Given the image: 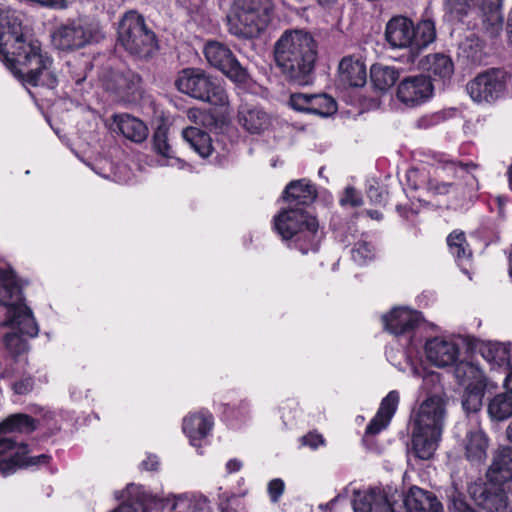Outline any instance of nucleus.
I'll return each instance as SVG.
<instances>
[{"label": "nucleus", "mask_w": 512, "mask_h": 512, "mask_svg": "<svg viewBox=\"0 0 512 512\" xmlns=\"http://www.w3.org/2000/svg\"><path fill=\"white\" fill-rule=\"evenodd\" d=\"M0 60L24 83L48 88L57 85L53 59L23 26L21 15L10 8H0Z\"/></svg>", "instance_id": "f257e3e1"}, {"label": "nucleus", "mask_w": 512, "mask_h": 512, "mask_svg": "<svg viewBox=\"0 0 512 512\" xmlns=\"http://www.w3.org/2000/svg\"><path fill=\"white\" fill-rule=\"evenodd\" d=\"M273 53L276 67L289 84L313 83L318 45L311 33L303 29L285 30L275 42Z\"/></svg>", "instance_id": "f03ea898"}, {"label": "nucleus", "mask_w": 512, "mask_h": 512, "mask_svg": "<svg viewBox=\"0 0 512 512\" xmlns=\"http://www.w3.org/2000/svg\"><path fill=\"white\" fill-rule=\"evenodd\" d=\"M275 17L273 0H234L226 16L228 32L238 39L258 38Z\"/></svg>", "instance_id": "7ed1b4c3"}, {"label": "nucleus", "mask_w": 512, "mask_h": 512, "mask_svg": "<svg viewBox=\"0 0 512 512\" xmlns=\"http://www.w3.org/2000/svg\"><path fill=\"white\" fill-rule=\"evenodd\" d=\"M0 305L6 307L7 323H15L20 331L30 336L38 335V326L32 311L24 304L22 291L14 276L0 269Z\"/></svg>", "instance_id": "20e7f679"}, {"label": "nucleus", "mask_w": 512, "mask_h": 512, "mask_svg": "<svg viewBox=\"0 0 512 512\" xmlns=\"http://www.w3.org/2000/svg\"><path fill=\"white\" fill-rule=\"evenodd\" d=\"M175 85L181 93L197 100L215 106H223L228 103V96L224 88L201 69H183L179 73Z\"/></svg>", "instance_id": "39448f33"}, {"label": "nucleus", "mask_w": 512, "mask_h": 512, "mask_svg": "<svg viewBox=\"0 0 512 512\" xmlns=\"http://www.w3.org/2000/svg\"><path fill=\"white\" fill-rule=\"evenodd\" d=\"M118 40L131 54L149 56L156 48L153 31L147 28L142 15L136 11L124 14L118 26Z\"/></svg>", "instance_id": "423d86ee"}, {"label": "nucleus", "mask_w": 512, "mask_h": 512, "mask_svg": "<svg viewBox=\"0 0 512 512\" xmlns=\"http://www.w3.org/2000/svg\"><path fill=\"white\" fill-rule=\"evenodd\" d=\"M274 228L283 240L310 241L318 230L315 217L303 208L288 207L274 217Z\"/></svg>", "instance_id": "0eeeda50"}, {"label": "nucleus", "mask_w": 512, "mask_h": 512, "mask_svg": "<svg viewBox=\"0 0 512 512\" xmlns=\"http://www.w3.org/2000/svg\"><path fill=\"white\" fill-rule=\"evenodd\" d=\"M429 385H434L435 393L427 397L419 406L414 418V425L442 432L446 415V403L442 396V388L437 374L427 375L423 379V388L428 389Z\"/></svg>", "instance_id": "6e6552de"}, {"label": "nucleus", "mask_w": 512, "mask_h": 512, "mask_svg": "<svg viewBox=\"0 0 512 512\" xmlns=\"http://www.w3.org/2000/svg\"><path fill=\"white\" fill-rule=\"evenodd\" d=\"M207 62L220 70L235 83L244 84L249 79V73L237 60L231 49L219 41H209L204 47Z\"/></svg>", "instance_id": "1a4fd4ad"}, {"label": "nucleus", "mask_w": 512, "mask_h": 512, "mask_svg": "<svg viewBox=\"0 0 512 512\" xmlns=\"http://www.w3.org/2000/svg\"><path fill=\"white\" fill-rule=\"evenodd\" d=\"M510 491L511 484L487 479L483 484L469 487V493L475 503L487 512H512Z\"/></svg>", "instance_id": "9d476101"}, {"label": "nucleus", "mask_w": 512, "mask_h": 512, "mask_svg": "<svg viewBox=\"0 0 512 512\" xmlns=\"http://www.w3.org/2000/svg\"><path fill=\"white\" fill-rule=\"evenodd\" d=\"M509 74L503 69L491 68L468 82L466 89L475 102H492L504 93Z\"/></svg>", "instance_id": "9b49d317"}, {"label": "nucleus", "mask_w": 512, "mask_h": 512, "mask_svg": "<svg viewBox=\"0 0 512 512\" xmlns=\"http://www.w3.org/2000/svg\"><path fill=\"white\" fill-rule=\"evenodd\" d=\"M92 38V30L88 26L76 21L56 27L51 34L53 46L62 51L80 49L90 43Z\"/></svg>", "instance_id": "f8f14e48"}, {"label": "nucleus", "mask_w": 512, "mask_h": 512, "mask_svg": "<svg viewBox=\"0 0 512 512\" xmlns=\"http://www.w3.org/2000/svg\"><path fill=\"white\" fill-rule=\"evenodd\" d=\"M433 94V85L429 77L418 75L405 78L397 88L398 99L408 105L415 106L425 102Z\"/></svg>", "instance_id": "ddd939ff"}, {"label": "nucleus", "mask_w": 512, "mask_h": 512, "mask_svg": "<svg viewBox=\"0 0 512 512\" xmlns=\"http://www.w3.org/2000/svg\"><path fill=\"white\" fill-rule=\"evenodd\" d=\"M413 35V22L407 17H393L386 25L385 38L393 48H409L413 53Z\"/></svg>", "instance_id": "4468645a"}, {"label": "nucleus", "mask_w": 512, "mask_h": 512, "mask_svg": "<svg viewBox=\"0 0 512 512\" xmlns=\"http://www.w3.org/2000/svg\"><path fill=\"white\" fill-rule=\"evenodd\" d=\"M385 329L396 336L408 334L421 322V314L407 308L393 309L382 317Z\"/></svg>", "instance_id": "2eb2a0df"}, {"label": "nucleus", "mask_w": 512, "mask_h": 512, "mask_svg": "<svg viewBox=\"0 0 512 512\" xmlns=\"http://www.w3.org/2000/svg\"><path fill=\"white\" fill-rule=\"evenodd\" d=\"M427 359L438 367H446L455 363L459 349L457 345L443 338L435 337L426 342Z\"/></svg>", "instance_id": "dca6fc26"}, {"label": "nucleus", "mask_w": 512, "mask_h": 512, "mask_svg": "<svg viewBox=\"0 0 512 512\" xmlns=\"http://www.w3.org/2000/svg\"><path fill=\"white\" fill-rule=\"evenodd\" d=\"M239 125L251 134H260L270 125L269 115L259 106L242 103L237 112Z\"/></svg>", "instance_id": "f3484780"}, {"label": "nucleus", "mask_w": 512, "mask_h": 512, "mask_svg": "<svg viewBox=\"0 0 512 512\" xmlns=\"http://www.w3.org/2000/svg\"><path fill=\"white\" fill-rule=\"evenodd\" d=\"M486 479L489 481L511 484L512 447H499L493 452L491 464L486 471Z\"/></svg>", "instance_id": "a211bd4d"}, {"label": "nucleus", "mask_w": 512, "mask_h": 512, "mask_svg": "<svg viewBox=\"0 0 512 512\" xmlns=\"http://www.w3.org/2000/svg\"><path fill=\"white\" fill-rule=\"evenodd\" d=\"M440 431L414 425L412 432V450L421 460L432 458L441 437Z\"/></svg>", "instance_id": "6ab92c4d"}, {"label": "nucleus", "mask_w": 512, "mask_h": 512, "mask_svg": "<svg viewBox=\"0 0 512 512\" xmlns=\"http://www.w3.org/2000/svg\"><path fill=\"white\" fill-rule=\"evenodd\" d=\"M406 512H442L443 507L437 497L419 487H411L404 498Z\"/></svg>", "instance_id": "aec40b11"}, {"label": "nucleus", "mask_w": 512, "mask_h": 512, "mask_svg": "<svg viewBox=\"0 0 512 512\" xmlns=\"http://www.w3.org/2000/svg\"><path fill=\"white\" fill-rule=\"evenodd\" d=\"M141 77L132 70L113 71L106 83L107 89L122 98L136 95L140 91Z\"/></svg>", "instance_id": "412c9836"}, {"label": "nucleus", "mask_w": 512, "mask_h": 512, "mask_svg": "<svg viewBox=\"0 0 512 512\" xmlns=\"http://www.w3.org/2000/svg\"><path fill=\"white\" fill-rule=\"evenodd\" d=\"M340 80L351 87H362L367 81L366 65L359 58L345 56L339 66Z\"/></svg>", "instance_id": "4be33fe9"}, {"label": "nucleus", "mask_w": 512, "mask_h": 512, "mask_svg": "<svg viewBox=\"0 0 512 512\" xmlns=\"http://www.w3.org/2000/svg\"><path fill=\"white\" fill-rule=\"evenodd\" d=\"M316 196V190L312 185L305 180H295L286 186L283 199L289 207L298 208V206L310 205L314 202Z\"/></svg>", "instance_id": "5701e85b"}, {"label": "nucleus", "mask_w": 512, "mask_h": 512, "mask_svg": "<svg viewBox=\"0 0 512 512\" xmlns=\"http://www.w3.org/2000/svg\"><path fill=\"white\" fill-rule=\"evenodd\" d=\"M399 403V394L397 391H390L382 400L376 416L371 420L366 428L367 434H377L387 427Z\"/></svg>", "instance_id": "b1692460"}, {"label": "nucleus", "mask_w": 512, "mask_h": 512, "mask_svg": "<svg viewBox=\"0 0 512 512\" xmlns=\"http://www.w3.org/2000/svg\"><path fill=\"white\" fill-rule=\"evenodd\" d=\"M488 446V437L482 430H471L464 440L465 457L473 464H481L487 458Z\"/></svg>", "instance_id": "393cba45"}, {"label": "nucleus", "mask_w": 512, "mask_h": 512, "mask_svg": "<svg viewBox=\"0 0 512 512\" xmlns=\"http://www.w3.org/2000/svg\"><path fill=\"white\" fill-rule=\"evenodd\" d=\"M117 130L128 140L143 142L148 136V128L143 121L129 114L113 116Z\"/></svg>", "instance_id": "a878e982"}, {"label": "nucleus", "mask_w": 512, "mask_h": 512, "mask_svg": "<svg viewBox=\"0 0 512 512\" xmlns=\"http://www.w3.org/2000/svg\"><path fill=\"white\" fill-rule=\"evenodd\" d=\"M355 512H393L386 495L380 489L358 494L353 501Z\"/></svg>", "instance_id": "bb28decb"}, {"label": "nucleus", "mask_w": 512, "mask_h": 512, "mask_svg": "<svg viewBox=\"0 0 512 512\" xmlns=\"http://www.w3.org/2000/svg\"><path fill=\"white\" fill-rule=\"evenodd\" d=\"M422 69L431 76L440 79H449L454 72V64L451 58L442 53L430 54L421 62Z\"/></svg>", "instance_id": "cd10ccee"}, {"label": "nucleus", "mask_w": 512, "mask_h": 512, "mask_svg": "<svg viewBox=\"0 0 512 512\" xmlns=\"http://www.w3.org/2000/svg\"><path fill=\"white\" fill-rule=\"evenodd\" d=\"M213 425L212 417L204 414H191L183 420V431L189 437L191 444L207 436Z\"/></svg>", "instance_id": "c85d7f7f"}, {"label": "nucleus", "mask_w": 512, "mask_h": 512, "mask_svg": "<svg viewBox=\"0 0 512 512\" xmlns=\"http://www.w3.org/2000/svg\"><path fill=\"white\" fill-rule=\"evenodd\" d=\"M399 71L392 66L374 64L370 69V78L373 86L382 92L392 88L399 79Z\"/></svg>", "instance_id": "c756f323"}, {"label": "nucleus", "mask_w": 512, "mask_h": 512, "mask_svg": "<svg viewBox=\"0 0 512 512\" xmlns=\"http://www.w3.org/2000/svg\"><path fill=\"white\" fill-rule=\"evenodd\" d=\"M183 138L201 157L207 158L213 151L211 137L197 127H187L182 132Z\"/></svg>", "instance_id": "7c9ffc66"}, {"label": "nucleus", "mask_w": 512, "mask_h": 512, "mask_svg": "<svg viewBox=\"0 0 512 512\" xmlns=\"http://www.w3.org/2000/svg\"><path fill=\"white\" fill-rule=\"evenodd\" d=\"M27 453V445L17 444L11 438H0V471L8 474L14 467L13 455Z\"/></svg>", "instance_id": "2f4dec72"}, {"label": "nucleus", "mask_w": 512, "mask_h": 512, "mask_svg": "<svg viewBox=\"0 0 512 512\" xmlns=\"http://www.w3.org/2000/svg\"><path fill=\"white\" fill-rule=\"evenodd\" d=\"M454 374L465 387L486 384L482 370L472 362L460 361L454 368Z\"/></svg>", "instance_id": "473e14b6"}, {"label": "nucleus", "mask_w": 512, "mask_h": 512, "mask_svg": "<svg viewBox=\"0 0 512 512\" xmlns=\"http://www.w3.org/2000/svg\"><path fill=\"white\" fill-rule=\"evenodd\" d=\"M36 422L27 414H12L0 423V433H31L36 429Z\"/></svg>", "instance_id": "72a5a7b5"}, {"label": "nucleus", "mask_w": 512, "mask_h": 512, "mask_svg": "<svg viewBox=\"0 0 512 512\" xmlns=\"http://www.w3.org/2000/svg\"><path fill=\"white\" fill-rule=\"evenodd\" d=\"M488 415L496 422L504 421L512 416V394L500 393L488 403Z\"/></svg>", "instance_id": "f704fd0d"}, {"label": "nucleus", "mask_w": 512, "mask_h": 512, "mask_svg": "<svg viewBox=\"0 0 512 512\" xmlns=\"http://www.w3.org/2000/svg\"><path fill=\"white\" fill-rule=\"evenodd\" d=\"M140 489L135 484L127 485L126 500L113 512H147L146 495Z\"/></svg>", "instance_id": "c9c22d12"}, {"label": "nucleus", "mask_w": 512, "mask_h": 512, "mask_svg": "<svg viewBox=\"0 0 512 512\" xmlns=\"http://www.w3.org/2000/svg\"><path fill=\"white\" fill-rule=\"evenodd\" d=\"M459 56L471 64H480L484 59L483 42L476 36L467 37L459 45Z\"/></svg>", "instance_id": "e433bc0d"}, {"label": "nucleus", "mask_w": 512, "mask_h": 512, "mask_svg": "<svg viewBox=\"0 0 512 512\" xmlns=\"http://www.w3.org/2000/svg\"><path fill=\"white\" fill-rule=\"evenodd\" d=\"M413 54L418 53L421 49L427 47L436 38V30L431 20H424L413 25Z\"/></svg>", "instance_id": "4c0bfd02"}, {"label": "nucleus", "mask_w": 512, "mask_h": 512, "mask_svg": "<svg viewBox=\"0 0 512 512\" xmlns=\"http://www.w3.org/2000/svg\"><path fill=\"white\" fill-rule=\"evenodd\" d=\"M309 113L320 117H328L336 113L337 103L328 94H311Z\"/></svg>", "instance_id": "58836bf2"}, {"label": "nucleus", "mask_w": 512, "mask_h": 512, "mask_svg": "<svg viewBox=\"0 0 512 512\" xmlns=\"http://www.w3.org/2000/svg\"><path fill=\"white\" fill-rule=\"evenodd\" d=\"M485 388L486 384L465 387L462 397V406L466 412L475 413L480 410Z\"/></svg>", "instance_id": "ea45409f"}, {"label": "nucleus", "mask_w": 512, "mask_h": 512, "mask_svg": "<svg viewBox=\"0 0 512 512\" xmlns=\"http://www.w3.org/2000/svg\"><path fill=\"white\" fill-rule=\"evenodd\" d=\"M8 320V314L6 313V320L3 322L4 326H12L13 329L17 330L18 332H11L7 333L4 337V343L7 348V350L10 352L13 356H18L22 353H24L27 350V343L26 340L22 337L23 335H26V333H23L20 331L19 327L15 323H5ZM28 336V334H27ZM29 337H31L29 335Z\"/></svg>", "instance_id": "a19ab883"}, {"label": "nucleus", "mask_w": 512, "mask_h": 512, "mask_svg": "<svg viewBox=\"0 0 512 512\" xmlns=\"http://www.w3.org/2000/svg\"><path fill=\"white\" fill-rule=\"evenodd\" d=\"M482 14V26L490 37H497L502 29L504 18L501 10H480Z\"/></svg>", "instance_id": "79ce46f5"}, {"label": "nucleus", "mask_w": 512, "mask_h": 512, "mask_svg": "<svg viewBox=\"0 0 512 512\" xmlns=\"http://www.w3.org/2000/svg\"><path fill=\"white\" fill-rule=\"evenodd\" d=\"M450 252L458 259H467L471 256L464 232L453 231L447 237Z\"/></svg>", "instance_id": "37998d69"}, {"label": "nucleus", "mask_w": 512, "mask_h": 512, "mask_svg": "<svg viewBox=\"0 0 512 512\" xmlns=\"http://www.w3.org/2000/svg\"><path fill=\"white\" fill-rule=\"evenodd\" d=\"M67 66L72 80H74L76 84H81L87 78L88 70L91 69L92 64L89 59L79 57L69 61Z\"/></svg>", "instance_id": "c03bdc74"}, {"label": "nucleus", "mask_w": 512, "mask_h": 512, "mask_svg": "<svg viewBox=\"0 0 512 512\" xmlns=\"http://www.w3.org/2000/svg\"><path fill=\"white\" fill-rule=\"evenodd\" d=\"M444 2L450 14L462 19L476 7L478 0H444Z\"/></svg>", "instance_id": "a18cd8bd"}, {"label": "nucleus", "mask_w": 512, "mask_h": 512, "mask_svg": "<svg viewBox=\"0 0 512 512\" xmlns=\"http://www.w3.org/2000/svg\"><path fill=\"white\" fill-rule=\"evenodd\" d=\"M375 256V249L371 243L359 241L352 249V258L358 264H365Z\"/></svg>", "instance_id": "49530a36"}, {"label": "nucleus", "mask_w": 512, "mask_h": 512, "mask_svg": "<svg viewBox=\"0 0 512 512\" xmlns=\"http://www.w3.org/2000/svg\"><path fill=\"white\" fill-rule=\"evenodd\" d=\"M153 145L155 151L166 157L169 158L172 156V148L168 143V135L167 131L162 128H158L154 135H153Z\"/></svg>", "instance_id": "de8ad7c7"}, {"label": "nucleus", "mask_w": 512, "mask_h": 512, "mask_svg": "<svg viewBox=\"0 0 512 512\" xmlns=\"http://www.w3.org/2000/svg\"><path fill=\"white\" fill-rule=\"evenodd\" d=\"M311 94L294 93L290 96V106L299 112L309 113Z\"/></svg>", "instance_id": "09e8293b"}, {"label": "nucleus", "mask_w": 512, "mask_h": 512, "mask_svg": "<svg viewBox=\"0 0 512 512\" xmlns=\"http://www.w3.org/2000/svg\"><path fill=\"white\" fill-rule=\"evenodd\" d=\"M34 380L31 376H24L20 380L11 384V388L15 394L24 395L32 391Z\"/></svg>", "instance_id": "8fccbe9b"}, {"label": "nucleus", "mask_w": 512, "mask_h": 512, "mask_svg": "<svg viewBox=\"0 0 512 512\" xmlns=\"http://www.w3.org/2000/svg\"><path fill=\"white\" fill-rule=\"evenodd\" d=\"M284 482L279 479H273L268 484V493L272 502L276 503L284 492Z\"/></svg>", "instance_id": "3c124183"}, {"label": "nucleus", "mask_w": 512, "mask_h": 512, "mask_svg": "<svg viewBox=\"0 0 512 512\" xmlns=\"http://www.w3.org/2000/svg\"><path fill=\"white\" fill-rule=\"evenodd\" d=\"M342 205H351L352 207H358L362 205V199L358 195L357 191L353 187H347L345 189L344 197L341 199Z\"/></svg>", "instance_id": "603ef678"}, {"label": "nucleus", "mask_w": 512, "mask_h": 512, "mask_svg": "<svg viewBox=\"0 0 512 512\" xmlns=\"http://www.w3.org/2000/svg\"><path fill=\"white\" fill-rule=\"evenodd\" d=\"M452 184L446 182H440L436 179L428 180V190L435 195H444L450 191Z\"/></svg>", "instance_id": "864d4df0"}, {"label": "nucleus", "mask_w": 512, "mask_h": 512, "mask_svg": "<svg viewBox=\"0 0 512 512\" xmlns=\"http://www.w3.org/2000/svg\"><path fill=\"white\" fill-rule=\"evenodd\" d=\"M445 169L458 171L460 170L462 173L469 174L472 170L477 168V165L473 162L470 163H461V162H454V161H448L445 163Z\"/></svg>", "instance_id": "5fc2aeb1"}, {"label": "nucleus", "mask_w": 512, "mask_h": 512, "mask_svg": "<svg viewBox=\"0 0 512 512\" xmlns=\"http://www.w3.org/2000/svg\"><path fill=\"white\" fill-rule=\"evenodd\" d=\"M385 191L379 186L371 185L367 190V196L373 204H382L385 200Z\"/></svg>", "instance_id": "6e6d98bb"}, {"label": "nucleus", "mask_w": 512, "mask_h": 512, "mask_svg": "<svg viewBox=\"0 0 512 512\" xmlns=\"http://www.w3.org/2000/svg\"><path fill=\"white\" fill-rule=\"evenodd\" d=\"M301 441L303 445L310 446L313 449H316L319 445L324 443L323 437L316 433H308L301 438Z\"/></svg>", "instance_id": "4d7b16f0"}, {"label": "nucleus", "mask_w": 512, "mask_h": 512, "mask_svg": "<svg viewBox=\"0 0 512 512\" xmlns=\"http://www.w3.org/2000/svg\"><path fill=\"white\" fill-rule=\"evenodd\" d=\"M503 0H478L476 7L480 10H501Z\"/></svg>", "instance_id": "13d9d810"}, {"label": "nucleus", "mask_w": 512, "mask_h": 512, "mask_svg": "<svg viewBox=\"0 0 512 512\" xmlns=\"http://www.w3.org/2000/svg\"><path fill=\"white\" fill-rule=\"evenodd\" d=\"M159 462L156 456H148L146 460L142 462V466L145 470L154 471L157 470Z\"/></svg>", "instance_id": "bf43d9fd"}, {"label": "nucleus", "mask_w": 512, "mask_h": 512, "mask_svg": "<svg viewBox=\"0 0 512 512\" xmlns=\"http://www.w3.org/2000/svg\"><path fill=\"white\" fill-rule=\"evenodd\" d=\"M241 467H242V464L237 459L229 460L226 464V468L229 473L237 472L240 470Z\"/></svg>", "instance_id": "052dcab7"}, {"label": "nucleus", "mask_w": 512, "mask_h": 512, "mask_svg": "<svg viewBox=\"0 0 512 512\" xmlns=\"http://www.w3.org/2000/svg\"><path fill=\"white\" fill-rule=\"evenodd\" d=\"M48 459H49V456L42 454L40 456L31 458L29 461V464L36 465V464H40V463H45V462H47Z\"/></svg>", "instance_id": "680f3d73"}, {"label": "nucleus", "mask_w": 512, "mask_h": 512, "mask_svg": "<svg viewBox=\"0 0 512 512\" xmlns=\"http://www.w3.org/2000/svg\"><path fill=\"white\" fill-rule=\"evenodd\" d=\"M366 214L373 220H377V221H380L382 218H383V215L380 211L378 210H373V209H370V210H367L366 211Z\"/></svg>", "instance_id": "e2e57ef3"}, {"label": "nucleus", "mask_w": 512, "mask_h": 512, "mask_svg": "<svg viewBox=\"0 0 512 512\" xmlns=\"http://www.w3.org/2000/svg\"><path fill=\"white\" fill-rule=\"evenodd\" d=\"M506 393L512 394V372L505 379Z\"/></svg>", "instance_id": "0e129e2a"}, {"label": "nucleus", "mask_w": 512, "mask_h": 512, "mask_svg": "<svg viewBox=\"0 0 512 512\" xmlns=\"http://www.w3.org/2000/svg\"><path fill=\"white\" fill-rule=\"evenodd\" d=\"M322 7H330L336 3L337 0H317Z\"/></svg>", "instance_id": "69168bd1"}, {"label": "nucleus", "mask_w": 512, "mask_h": 512, "mask_svg": "<svg viewBox=\"0 0 512 512\" xmlns=\"http://www.w3.org/2000/svg\"><path fill=\"white\" fill-rule=\"evenodd\" d=\"M506 437L512 443V421L508 424L506 428Z\"/></svg>", "instance_id": "338daca9"}, {"label": "nucleus", "mask_w": 512, "mask_h": 512, "mask_svg": "<svg viewBox=\"0 0 512 512\" xmlns=\"http://www.w3.org/2000/svg\"><path fill=\"white\" fill-rule=\"evenodd\" d=\"M509 262H510V276L512 278V251L510 252V255H509Z\"/></svg>", "instance_id": "774afa93"}]
</instances>
